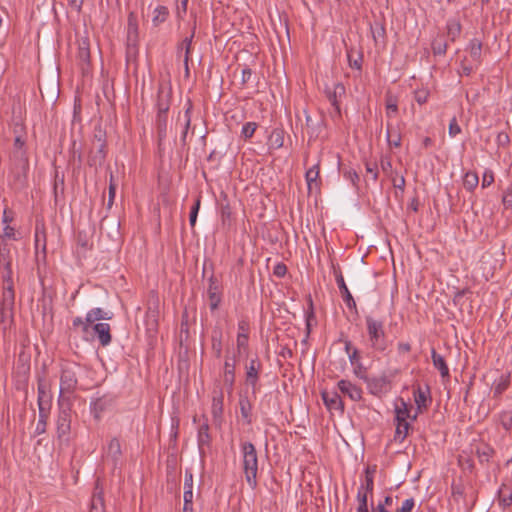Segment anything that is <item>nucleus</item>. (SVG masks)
<instances>
[{"mask_svg": "<svg viewBox=\"0 0 512 512\" xmlns=\"http://www.w3.org/2000/svg\"><path fill=\"white\" fill-rule=\"evenodd\" d=\"M13 151L11 153V155H16L18 153H21L22 156H27V152H26V149H25V141L20 137V136H17L15 139H14V145H13Z\"/></svg>", "mask_w": 512, "mask_h": 512, "instance_id": "53", "label": "nucleus"}, {"mask_svg": "<svg viewBox=\"0 0 512 512\" xmlns=\"http://www.w3.org/2000/svg\"><path fill=\"white\" fill-rule=\"evenodd\" d=\"M354 49L347 50V58L349 66L353 69L361 70L362 69V62H363V55L361 52H357V57H353Z\"/></svg>", "mask_w": 512, "mask_h": 512, "instance_id": "43", "label": "nucleus"}, {"mask_svg": "<svg viewBox=\"0 0 512 512\" xmlns=\"http://www.w3.org/2000/svg\"><path fill=\"white\" fill-rule=\"evenodd\" d=\"M386 140L389 144V146L393 147H400L401 146V133L398 128L393 127L390 123L387 124V130H386Z\"/></svg>", "mask_w": 512, "mask_h": 512, "instance_id": "29", "label": "nucleus"}, {"mask_svg": "<svg viewBox=\"0 0 512 512\" xmlns=\"http://www.w3.org/2000/svg\"><path fill=\"white\" fill-rule=\"evenodd\" d=\"M335 280H336L337 286L340 290V293L342 295L343 301L345 302L347 307L349 309H355L356 302H355L352 294L350 293L341 272H338L335 274Z\"/></svg>", "mask_w": 512, "mask_h": 512, "instance_id": "19", "label": "nucleus"}, {"mask_svg": "<svg viewBox=\"0 0 512 512\" xmlns=\"http://www.w3.org/2000/svg\"><path fill=\"white\" fill-rule=\"evenodd\" d=\"M368 495L369 494L364 493L363 489H358V491H357L358 507L356 509L357 512H369Z\"/></svg>", "mask_w": 512, "mask_h": 512, "instance_id": "45", "label": "nucleus"}, {"mask_svg": "<svg viewBox=\"0 0 512 512\" xmlns=\"http://www.w3.org/2000/svg\"><path fill=\"white\" fill-rule=\"evenodd\" d=\"M242 467L248 485L255 489L258 485V456L253 443L243 442L241 444Z\"/></svg>", "mask_w": 512, "mask_h": 512, "instance_id": "2", "label": "nucleus"}, {"mask_svg": "<svg viewBox=\"0 0 512 512\" xmlns=\"http://www.w3.org/2000/svg\"><path fill=\"white\" fill-rule=\"evenodd\" d=\"M223 413V395L220 394L219 397H213L212 401V415L214 419L221 418Z\"/></svg>", "mask_w": 512, "mask_h": 512, "instance_id": "47", "label": "nucleus"}, {"mask_svg": "<svg viewBox=\"0 0 512 512\" xmlns=\"http://www.w3.org/2000/svg\"><path fill=\"white\" fill-rule=\"evenodd\" d=\"M249 335L246 334H237L236 345H237V355L246 354L249 348Z\"/></svg>", "mask_w": 512, "mask_h": 512, "instance_id": "44", "label": "nucleus"}, {"mask_svg": "<svg viewBox=\"0 0 512 512\" xmlns=\"http://www.w3.org/2000/svg\"><path fill=\"white\" fill-rule=\"evenodd\" d=\"M447 36L451 41H455L461 33V23L456 18H451L447 21Z\"/></svg>", "mask_w": 512, "mask_h": 512, "instance_id": "35", "label": "nucleus"}, {"mask_svg": "<svg viewBox=\"0 0 512 512\" xmlns=\"http://www.w3.org/2000/svg\"><path fill=\"white\" fill-rule=\"evenodd\" d=\"M502 203L506 209L512 208V188H509L504 192Z\"/></svg>", "mask_w": 512, "mask_h": 512, "instance_id": "64", "label": "nucleus"}, {"mask_svg": "<svg viewBox=\"0 0 512 512\" xmlns=\"http://www.w3.org/2000/svg\"><path fill=\"white\" fill-rule=\"evenodd\" d=\"M201 205V196H198L195 199L193 206L191 207L190 215H189V223L191 227H194L197 221L198 212Z\"/></svg>", "mask_w": 512, "mask_h": 512, "instance_id": "50", "label": "nucleus"}, {"mask_svg": "<svg viewBox=\"0 0 512 512\" xmlns=\"http://www.w3.org/2000/svg\"><path fill=\"white\" fill-rule=\"evenodd\" d=\"M431 358H432V362H433L434 367L437 370H439L441 376L443 378L444 377H448L449 376V368H448V366L446 364V361L443 358V356L438 354L435 349H432V351H431Z\"/></svg>", "mask_w": 512, "mask_h": 512, "instance_id": "30", "label": "nucleus"}, {"mask_svg": "<svg viewBox=\"0 0 512 512\" xmlns=\"http://www.w3.org/2000/svg\"><path fill=\"white\" fill-rule=\"evenodd\" d=\"M11 265L10 248L7 243L0 244V266L8 267Z\"/></svg>", "mask_w": 512, "mask_h": 512, "instance_id": "46", "label": "nucleus"}, {"mask_svg": "<svg viewBox=\"0 0 512 512\" xmlns=\"http://www.w3.org/2000/svg\"><path fill=\"white\" fill-rule=\"evenodd\" d=\"M461 127L460 125L458 124L457 122V119L456 117H453L451 120H450V123H449V129H448V133H449V136L454 138L456 137L458 134L461 133Z\"/></svg>", "mask_w": 512, "mask_h": 512, "instance_id": "60", "label": "nucleus"}, {"mask_svg": "<svg viewBox=\"0 0 512 512\" xmlns=\"http://www.w3.org/2000/svg\"><path fill=\"white\" fill-rule=\"evenodd\" d=\"M432 50L435 55H444L447 51V43L441 39H435L432 43Z\"/></svg>", "mask_w": 512, "mask_h": 512, "instance_id": "54", "label": "nucleus"}, {"mask_svg": "<svg viewBox=\"0 0 512 512\" xmlns=\"http://www.w3.org/2000/svg\"><path fill=\"white\" fill-rule=\"evenodd\" d=\"M90 512H105L103 492L98 489V485L92 496Z\"/></svg>", "mask_w": 512, "mask_h": 512, "instance_id": "33", "label": "nucleus"}, {"mask_svg": "<svg viewBox=\"0 0 512 512\" xmlns=\"http://www.w3.org/2000/svg\"><path fill=\"white\" fill-rule=\"evenodd\" d=\"M258 127V124L256 122H246L243 126H242V129H241V136L247 140V139H250L256 129Z\"/></svg>", "mask_w": 512, "mask_h": 512, "instance_id": "49", "label": "nucleus"}, {"mask_svg": "<svg viewBox=\"0 0 512 512\" xmlns=\"http://www.w3.org/2000/svg\"><path fill=\"white\" fill-rule=\"evenodd\" d=\"M169 16V10L166 6L159 5L153 11L152 22L154 26L164 23Z\"/></svg>", "mask_w": 512, "mask_h": 512, "instance_id": "39", "label": "nucleus"}, {"mask_svg": "<svg viewBox=\"0 0 512 512\" xmlns=\"http://www.w3.org/2000/svg\"><path fill=\"white\" fill-rule=\"evenodd\" d=\"M222 329L218 326L214 327L211 333V348L216 358H220L222 355Z\"/></svg>", "mask_w": 512, "mask_h": 512, "instance_id": "25", "label": "nucleus"}, {"mask_svg": "<svg viewBox=\"0 0 512 512\" xmlns=\"http://www.w3.org/2000/svg\"><path fill=\"white\" fill-rule=\"evenodd\" d=\"M365 323L370 348L376 352H384L388 348L384 322L368 315L365 317Z\"/></svg>", "mask_w": 512, "mask_h": 512, "instance_id": "3", "label": "nucleus"}, {"mask_svg": "<svg viewBox=\"0 0 512 512\" xmlns=\"http://www.w3.org/2000/svg\"><path fill=\"white\" fill-rule=\"evenodd\" d=\"M211 435L209 433V424L208 421L205 420L204 423H202L197 432V444H198V450L199 454L202 456L204 454V448L210 447L211 445Z\"/></svg>", "mask_w": 512, "mask_h": 512, "instance_id": "20", "label": "nucleus"}, {"mask_svg": "<svg viewBox=\"0 0 512 512\" xmlns=\"http://www.w3.org/2000/svg\"><path fill=\"white\" fill-rule=\"evenodd\" d=\"M193 104L190 99L187 100L185 110L183 116H179L178 122H180L182 126L180 141L182 146H186L188 144V133L191 127V117H192Z\"/></svg>", "mask_w": 512, "mask_h": 512, "instance_id": "12", "label": "nucleus"}, {"mask_svg": "<svg viewBox=\"0 0 512 512\" xmlns=\"http://www.w3.org/2000/svg\"><path fill=\"white\" fill-rule=\"evenodd\" d=\"M494 182V173L491 169H486L482 176V188H487Z\"/></svg>", "mask_w": 512, "mask_h": 512, "instance_id": "59", "label": "nucleus"}, {"mask_svg": "<svg viewBox=\"0 0 512 512\" xmlns=\"http://www.w3.org/2000/svg\"><path fill=\"white\" fill-rule=\"evenodd\" d=\"M107 155V144H98L93 145L90 151V154L88 156V164L89 166H101Z\"/></svg>", "mask_w": 512, "mask_h": 512, "instance_id": "17", "label": "nucleus"}, {"mask_svg": "<svg viewBox=\"0 0 512 512\" xmlns=\"http://www.w3.org/2000/svg\"><path fill=\"white\" fill-rule=\"evenodd\" d=\"M396 431L394 439L397 442L402 443L408 435L410 424L407 421H396Z\"/></svg>", "mask_w": 512, "mask_h": 512, "instance_id": "41", "label": "nucleus"}, {"mask_svg": "<svg viewBox=\"0 0 512 512\" xmlns=\"http://www.w3.org/2000/svg\"><path fill=\"white\" fill-rule=\"evenodd\" d=\"M29 171L28 156H22L21 153L10 155V163L8 169V183L15 189L20 190L27 184Z\"/></svg>", "mask_w": 512, "mask_h": 512, "instance_id": "1", "label": "nucleus"}, {"mask_svg": "<svg viewBox=\"0 0 512 512\" xmlns=\"http://www.w3.org/2000/svg\"><path fill=\"white\" fill-rule=\"evenodd\" d=\"M319 173H320V170H319L318 163L313 165L311 168H309L306 171L305 178H306V182H307L309 189H311L313 184H315L317 186V179L319 177Z\"/></svg>", "mask_w": 512, "mask_h": 512, "instance_id": "42", "label": "nucleus"}, {"mask_svg": "<svg viewBox=\"0 0 512 512\" xmlns=\"http://www.w3.org/2000/svg\"><path fill=\"white\" fill-rule=\"evenodd\" d=\"M415 506V501L413 498L406 499L400 508H398L395 512H411Z\"/></svg>", "mask_w": 512, "mask_h": 512, "instance_id": "63", "label": "nucleus"}, {"mask_svg": "<svg viewBox=\"0 0 512 512\" xmlns=\"http://www.w3.org/2000/svg\"><path fill=\"white\" fill-rule=\"evenodd\" d=\"M37 393V403L39 411H41L42 408L44 409V411H50L52 396L49 391V386L44 379L38 380Z\"/></svg>", "mask_w": 512, "mask_h": 512, "instance_id": "15", "label": "nucleus"}, {"mask_svg": "<svg viewBox=\"0 0 512 512\" xmlns=\"http://www.w3.org/2000/svg\"><path fill=\"white\" fill-rule=\"evenodd\" d=\"M414 401L417 406V411L412 415V421L416 420L418 414L426 410L431 403L430 388L428 385H417L413 387Z\"/></svg>", "mask_w": 512, "mask_h": 512, "instance_id": "11", "label": "nucleus"}, {"mask_svg": "<svg viewBox=\"0 0 512 512\" xmlns=\"http://www.w3.org/2000/svg\"><path fill=\"white\" fill-rule=\"evenodd\" d=\"M208 298L211 310H216L221 302V294L218 290L216 282L213 281V279L210 280V285L208 288Z\"/></svg>", "mask_w": 512, "mask_h": 512, "instance_id": "27", "label": "nucleus"}, {"mask_svg": "<svg viewBox=\"0 0 512 512\" xmlns=\"http://www.w3.org/2000/svg\"><path fill=\"white\" fill-rule=\"evenodd\" d=\"M194 33L195 31L193 30L191 35L188 36V37H185L182 42L178 45V48H177V53H178V56L180 57L182 52L184 53L183 55V63H184V68H185V73L186 75H189V60H190V55H191V49H192V41H193V37H194Z\"/></svg>", "mask_w": 512, "mask_h": 512, "instance_id": "18", "label": "nucleus"}, {"mask_svg": "<svg viewBox=\"0 0 512 512\" xmlns=\"http://www.w3.org/2000/svg\"><path fill=\"white\" fill-rule=\"evenodd\" d=\"M498 503L503 508L512 505V489L505 484H502L498 490Z\"/></svg>", "mask_w": 512, "mask_h": 512, "instance_id": "32", "label": "nucleus"}, {"mask_svg": "<svg viewBox=\"0 0 512 512\" xmlns=\"http://www.w3.org/2000/svg\"><path fill=\"white\" fill-rule=\"evenodd\" d=\"M340 392L348 396L352 401H360L362 399V389L353 384L349 380L342 379L337 383Z\"/></svg>", "mask_w": 512, "mask_h": 512, "instance_id": "16", "label": "nucleus"}, {"mask_svg": "<svg viewBox=\"0 0 512 512\" xmlns=\"http://www.w3.org/2000/svg\"><path fill=\"white\" fill-rule=\"evenodd\" d=\"M478 184H479V177L476 172L468 171L464 174L463 186L467 191H469V192L474 191L476 189V187L478 186Z\"/></svg>", "mask_w": 512, "mask_h": 512, "instance_id": "37", "label": "nucleus"}, {"mask_svg": "<svg viewBox=\"0 0 512 512\" xmlns=\"http://www.w3.org/2000/svg\"><path fill=\"white\" fill-rule=\"evenodd\" d=\"M156 126H157L159 141H162L167 136L168 115L165 113L157 114Z\"/></svg>", "mask_w": 512, "mask_h": 512, "instance_id": "36", "label": "nucleus"}, {"mask_svg": "<svg viewBox=\"0 0 512 512\" xmlns=\"http://www.w3.org/2000/svg\"><path fill=\"white\" fill-rule=\"evenodd\" d=\"M90 325V322H87V316L84 319L82 317H75L72 321L73 328H81L84 333L89 331Z\"/></svg>", "mask_w": 512, "mask_h": 512, "instance_id": "55", "label": "nucleus"}, {"mask_svg": "<svg viewBox=\"0 0 512 512\" xmlns=\"http://www.w3.org/2000/svg\"><path fill=\"white\" fill-rule=\"evenodd\" d=\"M113 314L111 312L105 311L102 308H92L87 312V322L93 324L95 321L100 320H110L112 319Z\"/></svg>", "mask_w": 512, "mask_h": 512, "instance_id": "28", "label": "nucleus"}, {"mask_svg": "<svg viewBox=\"0 0 512 512\" xmlns=\"http://www.w3.org/2000/svg\"><path fill=\"white\" fill-rule=\"evenodd\" d=\"M47 235L44 224L36 223L34 235V247L36 260L46 261L47 256Z\"/></svg>", "mask_w": 512, "mask_h": 512, "instance_id": "10", "label": "nucleus"}, {"mask_svg": "<svg viewBox=\"0 0 512 512\" xmlns=\"http://www.w3.org/2000/svg\"><path fill=\"white\" fill-rule=\"evenodd\" d=\"M398 402L395 405V420L407 421L408 418L412 420L410 415L411 406L403 398H400Z\"/></svg>", "mask_w": 512, "mask_h": 512, "instance_id": "26", "label": "nucleus"}, {"mask_svg": "<svg viewBox=\"0 0 512 512\" xmlns=\"http://www.w3.org/2000/svg\"><path fill=\"white\" fill-rule=\"evenodd\" d=\"M269 147L271 149H280L284 145V130L280 128L273 129L269 139Z\"/></svg>", "mask_w": 512, "mask_h": 512, "instance_id": "34", "label": "nucleus"}, {"mask_svg": "<svg viewBox=\"0 0 512 512\" xmlns=\"http://www.w3.org/2000/svg\"><path fill=\"white\" fill-rule=\"evenodd\" d=\"M398 112L397 100L389 95L386 97V115L388 118L394 117Z\"/></svg>", "mask_w": 512, "mask_h": 512, "instance_id": "48", "label": "nucleus"}, {"mask_svg": "<svg viewBox=\"0 0 512 512\" xmlns=\"http://www.w3.org/2000/svg\"><path fill=\"white\" fill-rule=\"evenodd\" d=\"M326 97L334 108L331 118L337 120L341 118L340 102L346 94V88L343 83L337 82L332 87L325 88Z\"/></svg>", "mask_w": 512, "mask_h": 512, "instance_id": "7", "label": "nucleus"}, {"mask_svg": "<svg viewBox=\"0 0 512 512\" xmlns=\"http://www.w3.org/2000/svg\"><path fill=\"white\" fill-rule=\"evenodd\" d=\"M113 405V398L109 395H103L93 399L90 403V411L96 420H100L103 412Z\"/></svg>", "mask_w": 512, "mask_h": 512, "instance_id": "13", "label": "nucleus"}, {"mask_svg": "<svg viewBox=\"0 0 512 512\" xmlns=\"http://www.w3.org/2000/svg\"><path fill=\"white\" fill-rule=\"evenodd\" d=\"M49 413L50 411H44L43 408L41 409V411H39L38 421L34 431L35 436L44 434L46 432Z\"/></svg>", "mask_w": 512, "mask_h": 512, "instance_id": "38", "label": "nucleus"}, {"mask_svg": "<svg viewBox=\"0 0 512 512\" xmlns=\"http://www.w3.org/2000/svg\"><path fill=\"white\" fill-rule=\"evenodd\" d=\"M103 143H106V133L100 128L95 129L92 144L98 145Z\"/></svg>", "mask_w": 512, "mask_h": 512, "instance_id": "62", "label": "nucleus"}, {"mask_svg": "<svg viewBox=\"0 0 512 512\" xmlns=\"http://www.w3.org/2000/svg\"><path fill=\"white\" fill-rule=\"evenodd\" d=\"M497 422L502 428L509 432L512 429V410H502L497 414Z\"/></svg>", "mask_w": 512, "mask_h": 512, "instance_id": "40", "label": "nucleus"}, {"mask_svg": "<svg viewBox=\"0 0 512 512\" xmlns=\"http://www.w3.org/2000/svg\"><path fill=\"white\" fill-rule=\"evenodd\" d=\"M183 499H184L183 511L184 512H193V489L192 490H189V489L184 490Z\"/></svg>", "mask_w": 512, "mask_h": 512, "instance_id": "52", "label": "nucleus"}, {"mask_svg": "<svg viewBox=\"0 0 512 512\" xmlns=\"http://www.w3.org/2000/svg\"><path fill=\"white\" fill-rule=\"evenodd\" d=\"M237 362V355L233 354L232 356L226 355L224 361V369H223V381L224 384L229 388L230 391L233 390V386L235 383V367Z\"/></svg>", "mask_w": 512, "mask_h": 512, "instance_id": "14", "label": "nucleus"}, {"mask_svg": "<svg viewBox=\"0 0 512 512\" xmlns=\"http://www.w3.org/2000/svg\"><path fill=\"white\" fill-rule=\"evenodd\" d=\"M239 405H240V412H241L242 417L244 419H246L247 423H250L251 422V418H250L251 404H250V402L248 401V399H240Z\"/></svg>", "mask_w": 512, "mask_h": 512, "instance_id": "51", "label": "nucleus"}, {"mask_svg": "<svg viewBox=\"0 0 512 512\" xmlns=\"http://www.w3.org/2000/svg\"><path fill=\"white\" fill-rule=\"evenodd\" d=\"M496 143L498 147H507L510 144V137L508 133L501 131L497 134Z\"/></svg>", "mask_w": 512, "mask_h": 512, "instance_id": "61", "label": "nucleus"}, {"mask_svg": "<svg viewBox=\"0 0 512 512\" xmlns=\"http://www.w3.org/2000/svg\"><path fill=\"white\" fill-rule=\"evenodd\" d=\"M66 402L58 400L59 411L56 419V434L59 441L68 442L71 434L72 401L69 397Z\"/></svg>", "mask_w": 512, "mask_h": 512, "instance_id": "4", "label": "nucleus"}, {"mask_svg": "<svg viewBox=\"0 0 512 512\" xmlns=\"http://www.w3.org/2000/svg\"><path fill=\"white\" fill-rule=\"evenodd\" d=\"M107 457H110L116 465L122 454L121 444L118 438L110 440L106 450Z\"/></svg>", "mask_w": 512, "mask_h": 512, "instance_id": "31", "label": "nucleus"}, {"mask_svg": "<svg viewBox=\"0 0 512 512\" xmlns=\"http://www.w3.org/2000/svg\"><path fill=\"white\" fill-rule=\"evenodd\" d=\"M368 392L376 397H382L391 390V380L386 375L369 377L366 380Z\"/></svg>", "mask_w": 512, "mask_h": 512, "instance_id": "8", "label": "nucleus"}, {"mask_svg": "<svg viewBox=\"0 0 512 512\" xmlns=\"http://www.w3.org/2000/svg\"><path fill=\"white\" fill-rule=\"evenodd\" d=\"M262 370V363L256 357L249 361L245 366V382L252 388V393L255 394L259 390L258 382L260 379V372Z\"/></svg>", "mask_w": 512, "mask_h": 512, "instance_id": "9", "label": "nucleus"}, {"mask_svg": "<svg viewBox=\"0 0 512 512\" xmlns=\"http://www.w3.org/2000/svg\"><path fill=\"white\" fill-rule=\"evenodd\" d=\"M15 303L14 288L4 286L0 294V322L10 323L13 317V308Z\"/></svg>", "mask_w": 512, "mask_h": 512, "instance_id": "6", "label": "nucleus"}, {"mask_svg": "<svg viewBox=\"0 0 512 512\" xmlns=\"http://www.w3.org/2000/svg\"><path fill=\"white\" fill-rule=\"evenodd\" d=\"M358 489H363L364 493L372 494L374 489V476L365 475V483L362 484Z\"/></svg>", "mask_w": 512, "mask_h": 512, "instance_id": "58", "label": "nucleus"}, {"mask_svg": "<svg viewBox=\"0 0 512 512\" xmlns=\"http://www.w3.org/2000/svg\"><path fill=\"white\" fill-rule=\"evenodd\" d=\"M467 51L469 53L470 62H473L476 67H479L482 62V42L477 38L471 39Z\"/></svg>", "mask_w": 512, "mask_h": 512, "instance_id": "23", "label": "nucleus"}, {"mask_svg": "<svg viewBox=\"0 0 512 512\" xmlns=\"http://www.w3.org/2000/svg\"><path fill=\"white\" fill-rule=\"evenodd\" d=\"M110 330L108 323H96L93 326V331L103 347L108 346L112 341Z\"/></svg>", "mask_w": 512, "mask_h": 512, "instance_id": "21", "label": "nucleus"}, {"mask_svg": "<svg viewBox=\"0 0 512 512\" xmlns=\"http://www.w3.org/2000/svg\"><path fill=\"white\" fill-rule=\"evenodd\" d=\"M78 386L77 371L75 365H65L62 367L60 375V393L58 400L66 402L65 398L69 397L76 391Z\"/></svg>", "mask_w": 512, "mask_h": 512, "instance_id": "5", "label": "nucleus"}, {"mask_svg": "<svg viewBox=\"0 0 512 512\" xmlns=\"http://www.w3.org/2000/svg\"><path fill=\"white\" fill-rule=\"evenodd\" d=\"M511 374H501L492 384L493 397L499 398L510 386Z\"/></svg>", "mask_w": 512, "mask_h": 512, "instance_id": "22", "label": "nucleus"}, {"mask_svg": "<svg viewBox=\"0 0 512 512\" xmlns=\"http://www.w3.org/2000/svg\"><path fill=\"white\" fill-rule=\"evenodd\" d=\"M354 366V374L357 378L363 380L364 382H366V380H368V375H367V369L366 367H364V365L360 362V363H357Z\"/></svg>", "mask_w": 512, "mask_h": 512, "instance_id": "57", "label": "nucleus"}, {"mask_svg": "<svg viewBox=\"0 0 512 512\" xmlns=\"http://www.w3.org/2000/svg\"><path fill=\"white\" fill-rule=\"evenodd\" d=\"M430 92L427 89H417L414 92V99L419 105H423L428 101Z\"/></svg>", "mask_w": 512, "mask_h": 512, "instance_id": "56", "label": "nucleus"}, {"mask_svg": "<svg viewBox=\"0 0 512 512\" xmlns=\"http://www.w3.org/2000/svg\"><path fill=\"white\" fill-rule=\"evenodd\" d=\"M322 399L324 404L329 410H344V405L341 397L336 393H329L327 391L322 392Z\"/></svg>", "mask_w": 512, "mask_h": 512, "instance_id": "24", "label": "nucleus"}]
</instances>
